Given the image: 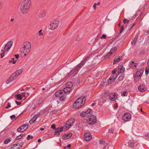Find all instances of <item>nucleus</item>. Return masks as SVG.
Masks as SVG:
<instances>
[{"label":"nucleus","mask_w":149,"mask_h":149,"mask_svg":"<svg viewBox=\"0 0 149 149\" xmlns=\"http://www.w3.org/2000/svg\"><path fill=\"white\" fill-rule=\"evenodd\" d=\"M31 5V0H24L21 4L20 7L21 13L23 14H27Z\"/></svg>","instance_id":"1"},{"label":"nucleus","mask_w":149,"mask_h":149,"mask_svg":"<svg viewBox=\"0 0 149 149\" xmlns=\"http://www.w3.org/2000/svg\"><path fill=\"white\" fill-rule=\"evenodd\" d=\"M20 49V51L21 53L24 54V57L30 52L31 45L29 42H27L24 43Z\"/></svg>","instance_id":"2"},{"label":"nucleus","mask_w":149,"mask_h":149,"mask_svg":"<svg viewBox=\"0 0 149 149\" xmlns=\"http://www.w3.org/2000/svg\"><path fill=\"white\" fill-rule=\"evenodd\" d=\"M86 99L85 97L82 96L77 99L73 104L74 108L78 109L81 108L85 103Z\"/></svg>","instance_id":"3"},{"label":"nucleus","mask_w":149,"mask_h":149,"mask_svg":"<svg viewBox=\"0 0 149 149\" xmlns=\"http://www.w3.org/2000/svg\"><path fill=\"white\" fill-rule=\"evenodd\" d=\"M55 95L56 97L59 98L61 101H64L65 100L66 94L63 91H57L55 93Z\"/></svg>","instance_id":"4"},{"label":"nucleus","mask_w":149,"mask_h":149,"mask_svg":"<svg viewBox=\"0 0 149 149\" xmlns=\"http://www.w3.org/2000/svg\"><path fill=\"white\" fill-rule=\"evenodd\" d=\"M105 96H109V99L111 101L115 100L117 98V95L116 93H109L108 91L104 93Z\"/></svg>","instance_id":"5"},{"label":"nucleus","mask_w":149,"mask_h":149,"mask_svg":"<svg viewBox=\"0 0 149 149\" xmlns=\"http://www.w3.org/2000/svg\"><path fill=\"white\" fill-rule=\"evenodd\" d=\"M59 22L58 20H55L52 21L50 24V29L54 30L56 29L59 26Z\"/></svg>","instance_id":"6"},{"label":"nucleus","mask_w":149,"mask_h":149,"mask_svg":"<svg viewBox=\"0 0 149 149\" xmlns=\"http://www.w3.org/2000/svg\"><path fill=\"white\" fill-rule=\"evenodd\" d=\"M92 113V111L90 109H88L87 111L85 112H82L80 113V116L82 117H88L90 116Z\"/></svg>","instance_id":"7"},{"label":"nucleus","mask_w":149,"mask_h":149,"mask_svg":"<svg viewBox=\"0 0 149 149\" xmlns=\"http://www.w3.org/2000/svg\"><path fill=\"white\" fill-rule=\"evenodd\" d=\"M143 71L141 70H138L134 76V79L136 81H138L141 77L143 73Z\"/></svg>","instance_id":"8"},{"label":"nucleus","mask_w":149,"mask_h":149,"mask_svg":"<svg viewBox=\"0 0 149 149\" xmlns=\"http://www.w3.org/2000/svg\"><path fill=\"white\" fill-rule=\"evenodd\" d=\"M13 44V42L12 41H9L5 45L3 49L2 50H4V51L7 52L10 49Z\"/></svg>","instance_id":"9"},{"label":"nucleus","mask_w":149,"mask_h":149,"mask_svg":"<svg viewBox=\"0 0 149 149\" xmlns=\"http://www.w3.org/2000/svg\"><path fill=\"white\" fill-rule=\"evenodd\" d=\"M28 127V125L27 124H24L19 127L17 130L18 132H23L26 131Z\"/></svg>","instance_id":"10"},{"label":"nucleus","mask_w":149,"mask_h":149,"mask_svg":"<svg viewBox=\"0 0 149 149\" xmlns=\"http://www.w3.org/2000/svg\"><path fill=\"white\" fill-rule=\"evenodd\" d=\"M74 122L75 120L73 118L68 120L65 125V127L68 129L70 128Z\"/></svg>","instance_id":"11"},{"label":"nucleus","mask_w":149,"mask_h":149,"mask_svg":"<svg viewBox=\"0 0 149 149\" xmlns=\"http://www.w3.org/2000/svg\"><path fill=\"white\" fill-rule=\"evenodd\" d=\"M96 117L94 116H92L89 118L88 123L90 125H93L96 123Z\"/></svg>","instance_id":"12"},{"label":"nucleus","mask_w":149,"mask_h":149,"mask_svg":"<svg viewBox=\"0 0 149 149\" xmlns=\"http://www.w3.org/2000/svg\"><path fill=\"white\" fill-rule=\"evenodd\" d=\"M131 118V115L129 113H125L122 117L123 120L125 121L130 120Z\"/></svg>","instance_id":"13"},{"label":"nucleus","mask_w":149,"mask_h":149,"mask_svg":"<svg viewBox=\"0 0 149 149\" xmlns=\"http://www.w3.org/2000/svg\"><path fill=\"white\" fill-rule=\"evenodd\" d=\"M84 140L86 141H88L92 139V136L89 133H86L84 135Z\"/></svg>","instance_id":"14"},{"label":"nucleus","mask_w":149,"mask_h":149,"mask_svg":"<svg viewBox=\"0 0 149 149\" xmlns=\"http://www.w3.org/2000/svg\"><path fill=\"white\" fill-rule=\"evenodd\" d=\"M16 78L17 77L15 76V75L13 74L12 75V76L6 81V83L7 84H9V83L14 81Z\"/></svg>","instance_id":"15"},{"label":"nucleus","mask_w":149,"mask_h":149,"mask_svg":"<svg viewBox=\"0 0 149 149\" xmlns=\"http://www.w3.org/2000/svg\"><path fill=\"white\" fill-rule=\"evenodd\" d=\"M63 127H58L57 128L54 132V134L55 135L58 136L60 135V132H61L63 131Z\"/></svg>","instance_id":"16"},{"label":"nucleus","mask_w":149,"mask_h":149,"mask_svg":"<svg viewBox=\"0 0 149 149\" xmlns=\"http://www.w3.org/2000/svg\"><path fill=\"white\" fill-rule=\"evenodd\" d=\"M22 145L19 144V143H15L13 144V146L10 148L11 149H17L18 148H19V149L22 147V145L23 143L22 144L21 143Z\"/></svg>","instance_id":"17"},{"label":"nucleus","mask_w":149,"mask_h":149,"mask_svg":"<svg viewBox=\"0 0 149 149\" xmlns=\"http://www.w3.org/2000/svg\"><path fill=\"white\" fill-rule=\"evenodd\" d=\"M117 77L116 75H112L108 80V83L109 84H111L112 82H114Z\"/></svg>","instance_id":"18"},{"label":"nucleus","mask_w":149,"mask_h":149,"mask_svg":"<svg viewBox=\"0 0 149 149\" xmlns=\"http://www.w3.org/2000/svg\"><path fill=\"white\" fill-rule=\"evenodd\" d=\"M117 49V48L116 47H113L110 50V52L106 55V56H109L112 54L114 53Z\"/></svg>","instance_id":"19"},{"label":"nucleus","mask_w":149,"mask_h":149,"mask_svg":"<svg viewBox=\"0 0 149 149\" xmlns=\"http://www.w3.org/2000/svg\"><path fill=\"white\" fill-rule=\"evenodd\" d=\"M23 70V69H19L17 70L13 74L15 75V76L17 78L19 75L20 74H21L22 73V72Z\"/></svg>","instance_id":"20"},{"label":"nucleus","mask_w":149,"mask_h":149,"mask_svg":"<svg viewBox=\"0 0 149 149\" xmlns=\"http://www.w3.org/2000/svg\"><path fill=\"white\" fill-rule=\"evenodd\" d=\"M72 135V133L65 134L62 137V138L64 139H68L70 138Z\"/></svg>","instance_id":"21"},{"label":"nucleus","mask_w":149,"mask_h":149,"mask_svg":"<svg viewBox=\"0 0 149 149\" xmlns=\"http://www.w3.org/2000/svg\"><path fill=\"white\" fill-rule=\"evenodd\" d=\"M38 116V115H36L35 116H33V117L30 120V123L31 124H32L34 123Z\"/></svg>","instance_id":"22"},{"label":"nucleus","mask_w":149,"mask_h":149,"mask_svg":"<svg viewBox=\"0 0 149 149\" xmlns=\"http://www.w3.org/2000/svg\"><path fill=\"white\" fill-rule=\"evenodd\" d=\"M122 57L120 56H116L114 60L113 64H115L121 60Z\"/></svg>","instance_id":"23"},{"label":"nucleus","mask_w":149,"mask_h":149,"mask_svg":"<svg viewBox=\"0 0 149 149\" xmlns=\"http://www.w3.org/2000/svg\"><path fill=\"white\" fill-rule=\"evenodd\" d=\"M118 72L119 73H123L125 71V68L123 66H118Z\"/></svg>","instance_id":"24"},{"label":"nucleus","mask_w":149,"mask_h":149,"mask_svg":"<svg viewBox=\"0 0 149 149\" xmlns=\"http://www.w3.org/2000/svg\"><path fill=\"white\" fill-rule=\"evenodd\" d=\"M78 71L76 68L75 69L74 68L70 71V74L71 75L73 74V76H74L77 74Z\"/></svg>","instance_id":"25"},{"label":"nucleus","mask_w":149,"mask_h":149,"mask_svg":"<svg viewBox=\"0 0 149 149\" xmlns=\"http://www.w3.org/2000/svg\"><path fill=\"white\" fill-rule=\"evenodd\" d=\"M64 93H65V94H69L71 91L72 89L71 88H65L63 91Z\"/></svg>","instance_id":"26"},{"label":"nucleus","mask_w":149,"mask_h":149,"mask_svg":"<svg viewBox=\"0 0 149 149\" xmlns=\"http://www.w3.org/2000/svg\"><path fill=\"white\" fill-rule=\"evenodd\" d=\"M138 90L140 92H143L146 91V89L143 86H140L138 88Z\"/></svg>","instance_id":"27"},{"label":"nucleus","mask_w":149,"mask_h":149,"mask_svg":"<svg viewBox=\"0 0 149 149\" xmlns=\"http://www.w3.org/2000/svg\"><path fill=\"white\" fill-rule=\"evenodd\" d=\"M73 86V84L71 82H68L66 84V88H71Z\"/></svg>","instance_id":"28"},{"label":"nucleus","mask_w":149,"mask_h":149,"mask_svg":"<svg viewBox=\"0 0 149 149\" xmlns=\"http://www.w3.org/2000/svg\"><path fill=\"white\" fill-rule=\"evenodd\" d=\"M128 147H132L134 146V143L133 141H130L128 142Z\"/></svg>","instance_id":"29"},{"label":"nucleus","mask_w":149,"mask_h":149,"mask_svg":"<svg viewBox=\"0 0 149 149\" xmlns=\"http://www.w3.org/2000/svg\"><path fill=\"white\" fill-rule=\"evenodd\" d=\"M90 58L89 57H87L86 58L83 60L81 63L82 65H84L85 63Z\"/></svg>","instance_id":"30"},{"label":"nucleus","mask_w":149,"mask_h":149,"mask_svg":"<svg viewBox=\"0 0 149 149\" xmlns=\"http://www.w3.org/2000/svg\"><path fill=\"white\" fill-rule=\"evenodd\" d=\"M90 58L89 57H87L86 58L83 60L81 63L82 65H84L85 63Z\"/></svg>","instance_id":"31"},{"label":"nucleus","mask_w":149,"mask_h":149,"mask_svg":"<svg viewBox=\"0 0 149 149\" xmlns=\"http://www.w3.org/2000/svg\"><path fill=\"white\" fill-rule=\"evenodd\" d=\"M90 58L89 57H87L86 58L83 60L81 63L82 65H84L85 63Z\"/></svg>","instance_id":"32"},{"label":"nucleus","mask_w":149,"mask_h":149,"mask_svg":"<svg viewBox=\"0 0 149 149\" xmlns=\"http://www.w3.org/2000/svg\"><path fill=\"white\" fill-rule=\"evenodd\" d=\"M11 138L10 137H9L8 138H7L6 139H5L4 142V143L5 144H7L9 142H10L11 140Z\"/></svg>","instance_id":"33"},{"label":"nucleus","mask_w":149,"mask_h":149,"mask_svg":"<svg viewBox=\"0 0 149 149\" xmlns=\"http://www.w3.org/2000/svg\"><path fill=\"white\" fill-rule=\"evenodd\" d=\"M138 37L137 36H135V37L133 38L132 40L131 43L132 44H134L137 39Z\"/></svg>","instance_id":"34"},{"label":"nucleus","mask_w":149,"mask_h":149,"mask_svg":"<svg viewBox=\"0 0 149 149\" xmlns=\"http://www.w3.org/2000/svg\"><path fill=\"white\" fill-rule=\"evenodd\" d=\"M14 58H12L11 59V60H9V63H13V64H15L16 61H17V60H16L15 61H14Z\"/></svg>","instance_id":"35"},{"label":"nucleus","mask_w":149,"mask_h":149,"mask_svg":"<svg viewBox=\"0 0 149 149\" xmlns=\"http://www.w3.org/2000/svg\"><path fill=\"white\" fill-rule=\"evenodd\" d=\"M83 65H82L81 63H80L77 66L76 68H77V70H79Z\"/></svg>","instance_id":"36"},{"label":"nucleus","mask_w":149,"mask_h":149,"mask_svg":"<svg viewBox=\"0 0 149 149\" xmlns=\"http://www.w3.org/2000/svg\"><path fill=\"white\" fill-rule=\"evenodd\" d=\"M146 139L149 140V132L146 134L145 136Z\"/></svg>","instance_id":"37"},{"label":"nucleus","mask_w":149,"mask_h":149,"mask_svg":"<svg viewBox=\"0 0 149 149\" xmlns=\"http://www.w3.org/2000/svg\"><path fill=\"white\" fill-rule=\"evenodd\" d=\"M1 51L2 52V53L0 55L1 56V58H2L5 55V52L4 51V50H1Z\"/></svg>","instance_id":"38"},{"label":"nucleus","mask_w":149,"mask_h":149,"mask_svg":"<svg viewBox=\"0 0 149 149\" xmlns=\"http://www.w3.org/2000/svg\"><path fill=\"white\" fill-rule=\"evenodd\" d=\"M16 95L17 96V99L20 100H22V97L21 95L19 94Z\"/></svg>","instance_id":"39"},{"label":"nucleus","mask_w":149,"mask_h":149,"mask_svg":"<svg viewBox=\"0 0 149 149\" xmlns=\"http://www.w3.org/2000/svg\"><path fill=\"white\" fill-rule=\"evenodd\" d=\"M149 72V68H146L145 70V74L146 75L148 74Z\"/></svg>","instance_id":"40"},{"label":"nucleus","mask_w":149,"mask_h":149,"mask_svg":"<svg viewBox=\"0 0 149 149\" xmlns=\"http://www.w3.org/2000/svg\"><path fill=\"white\" fill-rule=\"evenodd\" d=\"M124 30V26L122 25L121 26L120 29V33H121Z\"/></svg>","instance_id":"41"},{"label":"nucleus","mask_w":149,"mask_h":149,"mask_svg":"<svg viewBox=\"0 0 149 149\" xmlns=\"http://www.w3.org/2000/svg\"><path fill=\"white\" fill-rule=\"evenodd\" d=\"M33 137L32 136H31L30 135H29L27 136V139L28 140H30V139H33Z\"/></svg>","instance_id":"42"},{"label":"nucleus","mask_w":149,"mask_h":149,"mask_svg":"<svg viewBox=\"0 0 149 149\" xmlns=\"http://www.w3.org/2000/svg\"><path fill=\"white\" fill-rule=\"evenodd\" d=\"M127 92L126 91H125V92H124L123 93V94H122V96H127Z\"/></svg>","instance_id":"43"},{"label":"nucleus","mask_w":149,"mask_h":149,"mask_svg":"<svg viewBox=\"0 0 149 149\" xmlns=\"http://www.w3.org/2000/svg\"><path fill=\"white\" fill-rule=\"evenodd\" d=\"M129 22V21L127 20L126 19H123V22L124 24L128 23Z\"/></svg>","instance_id":"44"},{"label":"nucleus","mask_w":149,"mask_h":149,"mask_svg":"<svg viewBox=\"0 0 149 149\" xmlns=\"http://www.w3.org/2000/svg\"><path fill=\"white\" fill-rule=\"evenodd\" d=\"M100 143L101 144H104L105 143V141L102 140V139H100L99 140Z\"/></svg>","instance_id":"45"},{"label":"nucleus","mask_w":149,"mask_h":149,"mask_svg":"<svg viewBox=\"0 0 149 149\" xmlns=\"http://www.w3.org/2000/svg\"><path fill=\"white\" fill-rule=\"evenodd\" d=\"M42 29H41L38 31V33H40V34L39 35V36H41V35H43V33H42Z\"/></svg>","instance_id":"46"},{"label":"nucleus","mask_w":149,"mask_h":149,"mask_svg":"<svg viewBox=\"0 0 149 149\" xmlns=\"http://www.w3.org/2000/svg\"><path fill=\"white\" fill-rule=\"evenodd\" d=\"M124 77L122 76H120L119 78L118 79L119 81H121L123 79Z\"/></svg>","instance_id":"47"},{"label":"nucleus","mask_w":149,"mask_h":149,"mask_svg":"<svg viewBox=\"0 0 149 149\" xmlns=\"http://www.w3.org/2000/svg\"><path fill=\"white\" fill-rule=\"evenodd\" d=\"M10 118L12 119V118H14V120H15L16 119V117L15 115H13L11 116H10Z\"/></svg>","instance_id":"48"},{"label":"nucleus","mask_w":149,"mask_h":149,"mask_svg":"<svg viewBox=\"0 0 149 149\" xmlns=\"http://www.w3.org/2000/svg\"><path fill=\"white\" fill-rule=\"evenodd\" d=\"M56 125L55 124H53L51 126V127L52 129H56V127H55Z\"/></svg>","instance_id":"49"},{"label":"nucleus","mask_w":149,"mask_h":149,"mask_svg":"<svg viewBox=\"0 0 149 149\" xmlns=\"http://www.w3.org/2000/svg\"><path fill=\"white\" fill-rule=\"evenodd\" d=\"M106 37V35L105 34H103L102 36L101 37V39L104 38V39H105Z\"/></svg>","instance_id":"50"},{"label":"nucleus","mask_w":149,"mask_h":149,"mask_svg":"<svg viewBox=\"0 0 149 149\" xmlns=\"http://www.w3.org/2000/svg\"><path fill=\"white\" fill-rule=\"evenodd\" d=\"M8 106L5 107V108L6 109H8V108L9 107H11L10 104L9 102H8Z\"/></svg>","instance_id":"51"},{"label":"nucleus","mask_w":149,"mask_h":149,"mask_svg":"<svg viewBox=\"0 0 149 149\" xmlns=\"http://www.w3.org/2000/svg\"><path fill=\"white\" fill-rule=\"evenodd\" d=\"M41 15L42 17H44L46 15V13L45 12H42L41 13Z\"/></svg>","instance_id":"52"},{"label":"nucleus","mask_w":149,"mask_h":149,"mask_svg":"<svg viewBox=\"0 0 149 149\" xmlns=\"http://www.w3.org/2000/svg\"><path fill=\"white\" fill-rule=\"evenodd\" d=\"M113 130H114L113 129L111 128V129L109 130V133H112V134H113Z\"/></svg>","instance_id":"53"},{"label":"nucleus","mask_w":149,"mask_h":149,"mask_svg":"<svg viewBox=\"0 0 149 149\" xmlns=\"http://www.w3.org/2000/svg\"><path fill=\"white\" fill-rule=\"evenodd\" d=\"M22 138V137L20 136L19 135L17 136L15 138V139L17 140H18Z\"/></svg>","instance_id":"54"},{"label":"nucleus","mask_w":149,"mask_h":149,"mask_svg":"<svg viewBox=\"0 0 149 149\" xmlns=\"http://www.w3.org/2000/svg\"><path fill=\"white\" fill-rule=\"evenodd\" d=\"M97 5V4L96 3H94L93 4V8L95 10L96 9V8Z\"/></svg>","instance_id":"55"},{"label":"nucleus","mask_w":149,"mask_h":149,"mask_svg":"<svg viewBox=\"0 0 149 149\" xmlns=\"http://www.w3.org/2000/svg\"><path fill=\"white\" fill-rule=\"evenodd\" d=\"M71 146V145L70 144L64 147V148L65 149L66 148H70Z\"/></svg>","instance_id":"56"},{"label":"nucleus","mask_w":149,"mask_h":149,"mask_svg":"<svg viewBox=\"0 0 149 149\" xmlns=\"http://www.w3.org/2000/svg\"><path fill=\"white\" fill-rule=\"evenodd\" d=\"M108 144H106V145L105 146L103 147L104 149H108V147L107 146Z\"/></svg>","instance_id":"57"},{"label":"nucleus","mask_w":149,"mask_h":149,"mask_svg":"<svg viewBox=\"0 0 149 149\" xmlns=\"http://www.w3.org/2000/svg\"><path fill=\"white\" fill-rule=\"evenodd\" d=\"M134 64V67H136V66H137V64H136V63H134V61H132V63H131V65H132V64Z\"/></svg>","instance_id":"58"},{"label":"nucleus","mask_w":149,"mask_h":149,"mask_svg":"<svg viewBox=\"0 0 149 149\" xmlns=\"http://www.w3.org/2000/svg\"><path fill=\"white\" fill-rule=\"evenodd\" d=\"M114 109H116L117 108V107H118V105H117V104L116 103L115 104H114Z\"/></svg>","instance_id":"59"},{"label":"nucleus","mask_w":149,"mask_h":149,"mask_svg":"<svg viewBox=\"0 0 149 149\" xmlns=\"http://www.w3.org/2000/svg\"><path fill=\"white\" fill-rule=\"evenodd\" d=\"M15 102L17 105H19L21 104L20 102H18L17 101H15Z\"/></svg>","instance_id":"60"},{"label":"nucleus","mask_w":149,"mask_h":149,"mask_svg":"<svg viewBox=\"0 0 149 149\" xmlns=\"http://www.w3.org/2000/svg\"><path fill=\"white\" fill-rule=\"evenodd\" d=\"M3 5L2 3L1 2H0V10L2 8V6Z\"/></svg>","instance_id":"61"},{"label":"nucleus","mask_w":149,"mask_h":149,"mask_svg":"<svg viewBox=\"0 0 149 149\" xmlns=\"http://www.w3.org/2000/svg\"><path fill=\"white\" fill-rule=\"evenodd\" d=\"M15 57L16 59H18L19 57V55H18L17 54H15Z\"/></svg>","instance_id":"62"},{"label":"nucleus","mask_w":149,"mask_h":149,"mask_svg":"<svg viewBox=\"0 0 149 149\" xmlns=\"http://www.w3.org/2000/svg\"><path fill=\"white\" fill-rule=\"evenodd\" d=\"M25 134H21L19 136L20 137H22V138L24 136V135Z\"/></svg>","instance_id":"63"},{"label":"nucleus","mask_w":149,"mask_h":149,"mask_svg":"<svg viewBox=\"0 0 149 149\" xmlns=\"http://www.w3.org/2000/svg\"><path fill=\"white\" fill-rule=\"evenodd\" d=\"M147 65H148V67L149 68V59H148V62H147Z\"/></svg>","instance_id":"64"}]
</instances>
